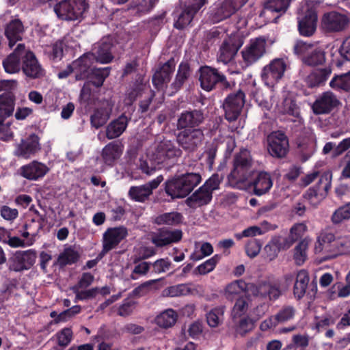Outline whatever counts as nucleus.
I'll use <instances>...</instances> for the list:
<instances>
[{
  "mask_svg": "<svg viewBox=\"0 0 350 350\" xmlns=\"http://www.w3.org/2000/svg\"><path fill=\"white\" fill-rule=\"evenodd\" d=\"M253 159L250 152L243 148L236 154L233 160V169L228 176V184L239 189H246L251 175Z\"/></svg>",
  "mask_w": 350,
  "mask_h": 350,
  "instance_id": "2",
  "label": "nucleus"
},
{
  "mask_svg": "<svg viewBox=\"0 0 350 350\" xmlns=\"http://www.w3.org/2000/svg\"><path fill=\"white\" fill-rule=\"evenodd\" d=\"M253 293L264 299L276 300L281 295V290L278 284L265 282L256 286Z\"/></svg>",
  "mask_w": 350,
  "mask_h": 350,
  "instance_id": "36",
  "label": "nucleus"
},
{
  "mask_svg": "<svg viewBox=\"0 0 350 350\" xmlns=\"http://www.w3.org/2000/svg\"><path fill=\"white\" fill-rule=\"evenodd\" d=\"M204 138V131L202 129H185L176 135L178 144L189 152L196 151L202 144Z\"/></svg>",
  "mask_w": 350,
  "mask_h": 350,
  "instance_id": "8",
  "label": "nucleus"
},
{
  "mask_svg": "<svg viewBox=\"0 0 350 350\" xmlns=\"http://www.w3.org/2000/svg\"><path fill=\"white\" fill-rule=\"evenodd\" d=\"M309 282V276L305 270H300L296 277V281L293 288V293L297 299H301L306 291Z\"/></svg>",
  "mask_w": 350,
  "mask_h": 350,
  "instance_id": "42",
  "label": "nucleus"
},
{
  "mask_svg": "<svg viewBox=\"0 0 350 350\" xmlns=\"http://www.w3.org/2000/svg\"><path fill=\"white\" fill-rule=\"evenodd\" d=\"M72 291L75 294V302L77 300H87L90 299L96 296L98 293V288H92L88 290L80 291L81 288L77 287H72Z\"/></svg>",
  "mask_w": 350,
  "mask_h": 350,
  "instance_id": "59",
  "label": "nucleus"
},
{
  "mask_svg": "<svg viewBox=\"0 0 350 350\" xmlns=\"http://www.w3.org/2000/svg\"><path fill=\"white\" fill-rule=\"evenodd\" d=\"M267 39L263 36L251 39L241 51L243 62L250 66L260 59L267 52Z\"/></svg>",
  "mask_w": 350,
  "mask_h": 350,
  "instance_id": "6",
  "label": "nucleus"
},
{
  "mask_svg": "<svg viewBox=\"0 0 350 350\" xmlns=\"http://www.w3.org/2000/svg\"><path fill=\"white\" fill-rule=\"evenodd\" d=\"M36 258V252L33 250L17 251L9 260V269L16 272L27 270L35 263Z\"/></svg>",
  "mask_w": 350,
  "mask_h": 350,
  "instance_id": "15",
  "label": "nucleus"
},
{
  "mask_svg": "<svg viewBox=\"0 0 350 350\" xmlns=\"http://www.w3.org/2000/svg\"><path fill=\"white\" fill-rule=\"evenodd\" d=\"M298 16V29L301 35L304 36H311L317 29V14L313 6L308 4L302 5Z\"/></svg>",
  "mask_w": 350,
  "mask_h": 350,
  "instance_id": "10",
  "label": "nucleus"
},
{
  "mask_svg": "<svg viewBox=\"0 0 350 350\" xmlns=\"http://www.w3.org/2000/svg\"><path fill=\"white\" fill-rule=\"evenodd\" d=\"M182 150L171 140L163 139L154 148L150 156L151 159L158 164L171 165L174 164L182 155Z\"/></svg>",
  "mask_w": 350,
  "mask_h": 350,
  "instance_id": "4",
  "label": "nucleus"
},
{
  "mask_svg": "<svg viewBox=\"0 0 350 350\" xmlns=\"http://www.w3.org/2000/svg\"><path fill=\"white\" fill-rule=\"evenodd\" d=\"M329 86L337 91H350V71L338 75H334L329 82Z\"/></svg>",
  "mask_w": 350,
  "mask_h": 350,
  "instance_id": "45",
  "label": "nucleus"
},
{
  "mask_svg": "<svg viewBox=\"0 0 350 350\" xmlns=\"http://www.w3.org/2000/svg\"><path fill=\"white\" fill-rule=\"evenodd\" d=\"M163 292L165 295L173 297L187 295L190 293L191 290L188 285L185 284H181L170 286Z\"/></svg>",
  "mask_w": 350,
  "mask_h": 350,
  "instance_id": "58",
  "label": "nucleus"
},
{
  "mask_svg": "<svg viewBox=\"0 0 350 350\" xmlns=\"http://www.w3.org/2000/svg\"><path fill=\"white\" fill-rule=\"evenodd\" d=\"M205 115L201 109L185 110L177 117L176 127L178 131L200 129L204 123Z\"/></svg>",
  "mask_w": 350,
  "mask_h": 350,
  "instance_id": "12",
  "label": "nucleus"
},
{
  "mask_svg": "<svg viewBox=\"0 0 350 350\" xmlns=\"http://www.w3.org/2000/svg\"><path fill=\"white\" fill-rule=\"evenodd\" d=\"M325 61V53L323 50L314 47L310 53L303 57V62L309 66L322 64Z\"/></svg>",
  "mask_w": 350,
  "mask_h": 350,
  "instance_id": "49",
  "label": "nucleus"
},
{
  "mask_svg": "<svg viewBox=\"0 0 350 350\" xmlns=\"http://www.w3.org/2000/svg\"><path fill=\"white\" fill-rule=\"evenodd\" d=\"M206 0H195L191 5L186 7L178 15L174 26L175 28L182 29L188 26L192 21L195 14L205 4Z\"/></svg>",
  "mask_w": 350,
  "mask_h": 350,
  "instance_id": "26",
  "label": "nucleus"
},
{
  "mask_svg": "<svg viewBox=\"0 0 350 350\" xmlns=\"http://www.w3.org/2000/svg\"><path fill=\"white\" fill-rule=\"evenodd\" d=\"M88 53L81 56L72 63L73 72L76 80L85 79L90 72L91 66L94 60Z\"/></svg>",
  "mask_w": 350,
  "mask_h": 350,
  "instance_id": "30",
  "label": "nucleus"
},
{
  "mask_svg": "<svg viewBox=\"0 0 350 350\" xmlns=\"http://www.w3.org/2000/svg\"><path fill=\"white\" fill-rule=\"evenodd\" d=\"M177 317V314L174 310L167 309L156 317L155 323L161 327L168 328L176 323Z\"/></svg>",
  "mask_w": 350,
  "mask_h": 350,
  "instance_id": "46",
  "label": "nucleus"
},
{
  "mask_svg": "<svg viewBox=\"0 0 350 350\" xmlns=\"http://www.w3.org/2000/svg\"><path fill=\"white\" fill-rule=\"evenodd\" d=\"M191 75V70L189 64L186 62H182L178 69L175 81L172 84L173 88L177 91Z\"/></svg>",
  "mask_w": 350,
  "mask_h": 350,
  "instance_id": "48",
  "label": "nucleus"
},
{
  "mask_svg": "<svg viewBox=\"0 0 350 350\" xmlns=\"http://www.w3.org/2000/svg\"><path fill=\"white\" fill-rule=\"evenodd\" d=\"M244 103L245 94L241 90L230 94L223 104L226 119L229 122L235 121L239 116Z\"/></svg>",
  "mask_w": 350,
  "mask_h": 350,
  "instance_id": "13",
  "label": "nucleus"
},
{
  "mask_svg": "<svg viewBox=\"0 0 350 350\" xmlns=\"http://www.w3.org/2000/svg\"><path fill=\"white\" fill-rule=\"evenodd\" d=\"M332 72L330 66L314 70L305 78V82L310 88L322 85L327 80Z\"/></svg>",
  "mask_w": 350,
  "mask_h": 350,
  "instance_id": "37",
  "label": "nucleus"
},
{
  "mask_svg": "<svg viewBox=\"0 0 350 350\" xmlns=\"http://www.w3.org/2000/svg\"><path fill=\"white\" fill-rule=\"evenodd\" d=\"M225 310L226 307L224 306H219L210 310L206 314V319L208 326L212 328L219 326L223 323Z\"/></svg>",
  "mask_w": 350,
  "mask_h": 350,
  "instance_id": "43",
  "label": "nucleus"
},
{
  "mask_svg": "<svg viewBox=\"0 0 350 350\" xmlns=\"http://www.w3.org/2000/svg\"><path fill=\"white\" fill-rule=\"evenodd\" d=\"M112 109L113 105L109 101H103L90 117L92 125L96 129L103 126L110 118Z\"/></svg>",
  "mask_w": 350,
  "mask_h": 350,
  "instance_id": "34",
  "label": "nucleus"
},
{
  "mask_svg": "<svg viewBox=\"0 0 350 350\" xmlns=\"http://www.w3.org/2000/svg\"><path fill=\"white\" fill-rule=\"evenodd\" d=\"M348 219H350V202L337 208L331 217V220L334 224H340Z\"/></svg>",
  "mask_w": 350,
  "mask_h": 350,
  "instance_id": "55",
  "label": "nucleus"
},
{
  "mask_svg": "<svg viewBox=\"0 0 350 350\" xmlns=\"http://www.w3.org/2000/svg\"><path fill=\"white\" fill-rule=\"evenodd\" d=\"M281 111L283 113L291 115L297 118V120H294L295 122H297L299 124L301 123L302 120L299 116V107L291 98H287L284 100Z\"/></svg>",
  "mask_w": 350,
  "mask_h": 350,
  "instance_id": "52",
  "label": "nucleus"
},
{
  "mask_svg": "<svg viewBox=\"0 0 350 350\" xmlns=\"http://www.w3.org/2000/svg\"><path fill=\"white\" fill-rule=\"evenodd\" d=\"M49 171V168L43 163L33 161L19 168V174L29 180H38L43 178Z\"/></svg>",
  "mask_w": 350,
  "mask_h": 350,
  "instance_id": "24",
  "label": "nucleus"
},
{
  "mask_svg": "<svg viewBox=\"0 0 350 350\" xmlns=\"http://www.w3.org/2000/svg\"><path fill=\"white\" fill-rule=\"evenodd\" d=\"M112 46L111 40L108 38H105L96 43L93 46L92 52L88 53L92 55V57L95 61L101 64H108L113 57L111 54Z\"/></svg>",
  "mask_w": 350,
  "mask_h": 350,
  "instance_id": "25",
  "label": "nucleus"
},
{
  "mask_svg": "<svg viewBox=\"0 0 350 350\" xmlns=\"http://www.w3.org/2000/svg\"><path fill=\"white\" fill-rule=\"evenodd\" d=\"M338 103L336 96L330 91L325 92L317 98L312 105L315 114L329 113Z\"/></svg>",
  "mask_w": 350,
  "mask_h": 350,
  "instance_id": "28",
  "label": "nucleus"
},
{
  "mask_svg": "<svg viewBox=\"0 0 350 350\" xmlns=\"http://www.w3.org/2000/svg\"><path fill=\"white\" fill-rule=\"evenodd\" d=\"M79 257V254L73 247H66L59 254L57 262L61 266L75 262Z\"/></svg>",
  "mask_w": 350,
  "mask_h": 350,
  "instance_id": "51",
  "label": "nucleus"
},
{
  "mask_svg": "<svg viewBox=\"0 0 350 350\" xmlns=\"http://www.w3.org/2000/svg\"><path fill=\"white\" fill-rule=\"evenodd\" d=\"M44 217L31 218L23 227V230H20L21 234L24 238H30L27 240V245H32L36 237L38 236L40 230L43 228Z\"/></svg>",
  "mask_w": 350,
  "mask_h": 350,
  "instance_id": "33",
  "label": "nucleus"
},
{
  "mask_svg": "<svg viewBox=\"0 0 350 350\" xmlns=\"http://www.w3.org/2000/svg\"><path fill=\"white\" fill-rule=\"evenodd\" d=\"M200 82L201 88L207 91H211L219 83V75L217 69L208 66H204L200 70Z\"/></svg>",
  "mask_w": 350,
  "mask_h": 350,
  "instance_id": "31",
  "label": "nucleus"
},
{
  "mask_svg": "<svg viewBox=\"0 0 350 350\" xmlns=\"http://www.w3.org/2000/svg\"><path fill=\"white\" fill-rule=\"evenodd\" d=\"M296 308L292 305L283 306L275 314L279 324L293 320L296 314Z\"/></svg>",
  "mask_w": 350,
  "mask_h": 350,
  "instance_id": "50",
  "label": "nucleus"
},
{
  "mask_svg": "<svg viewBox=\"0 0 350 350\" xmlns=\"http://www.w3.org/2000/svg\"><path fill=\"white\" fill-rule=\"evenodd\" d=\"M109 75V68H92L89 73V76L85 79L88 83H91L94 86L98 88L103 85L105 79Z\"/></svg>",
  "mask_w": 350,
  "mask_h": 350,
  "instance_id": "47",
  "label": "nucleus"
},
{
  "mask_svg": "<svg viewBox=\"0 0 350 350\" xmlns=\"http://www.w3.org/2000/svg\"><path fill=\"white\" fill-rule=\"evenodd\" d=\"M219 257L217 255H215L212 258L208 259L204 262L198 266L197 270L200 275H205L212 271L217 263L218 262Z\"/></svg>",
  "mask_w": 350,
  "mask_h": 350,
  "instance_id": "60",
  "label": "nucleus"
},
{
  "mask_svg": "<svg viewBox=\"0 0 350 350\" xmlns=\"http://www.w3.org/2000/svg\"><path fill=\"white\" fill-rule=\"evenodd\" d=\"M291 0H267L260 16L267 21L277 23L278 19L287 10Z\"/></svg>",
  "mask_w": 350,
  "mask_h": 350,
  "instance_id": "16",
  "label": "nucleus"
},
{
  "mask_svg": "<svg viewBox=\"0 0 350 350\" xmlns=\"http://www.w3.org/2000/svg\"><path fill=\"white\" fill-rule=\"evenodd\" d=\"M268 151L273 157L282 158L288 150V141L282 132H273L268 136Z\"/></svg>",
  "mask_w": 350,
  "mask_h": 350,
  "instance_id": "20",
  "label": "nucleus"
},
{
  "mask_svg": "<svg viewBox=\"0 0 350 350\" xmlns=\"http://www.w3.org/2000/svg\"><path fill=\"white\" fill-rule=\"evenodd\" d=\"M243 40L237 35L226 38L220 46L217 61L226 64L234 59L239 49L243 45Z\"/></svg>",
  "mask_w": 350,
  "mask_h": 350,
  "instance_id": "14",
  "label": "nucleus"
},
{
  "mask_svg": "<svg viewBox=\"0 0 350 350\" xmlns=\"http://www.w3.org/2000/svg\"><path fill=\"white\" fill-rule=\"evenodd\" d=\"M123 145L118 142H113L106 145L102 151V157L107 165H112L123 152Z\"/></svg>",
  "mask_w": 350,
  "mask_h": 350,
  "instance_id": "38",
  "label": "nucleus"
},
{
  "mask_svg": "<svg viewBox=\"0 0 350 350\" xmlns=\"http://www.w3.org/2000/svg\"><path fill=\"white\" fill-rule=\"evenodd\" d=\"M174 68L175 62L174 59H170L154 73L152 77V83L157 88H162L164 84L170 81Z\"/></svg>",
  "mask_w": 350,
  "mask_h": 350,
  "instance_id": "35",
  "label": "nucleus"
},
{
  "mask_svg": "<svg viewBox=\"0 0 350 350\" xmlns=\"http://www.w3.org/2000/svg\"><path fill=\"white\" fill-rule=\"evenodd\" d=\"M349 24V19L345 14L337 12L324 14L321 20V27L327 32L343 31Z\"/></svg>",
  "mask_w": 350,
  "mask_h": 350,
  "instance_id": "19",
  "label": "nucleus"
},
{
  "mask_svg": "<svg viewBox=\"0 0 350 350\" xmlns=\"http://www.w3.org/2000/svg\"><path fill=\"white\" fill-rule=\"evenodd\" d=\"M24 33V26L23 23L18 18L10 21L5 28V36L8 40L10 48L18 42L22 40Z\"/></svg>",
  "mask_w": 350,
  "mask_h": 350,
  "instance_id": "32",
  "label": "nucleus"
},
{
  "mask_svg": "<svg viewBox=\"0 0 350 350\" xmlns=\"http://www.w3.org/2000/svg\"><path fill=\"white\" fill-rule=\"evenodd\" d=\"M286 68V59L275 58L264 66L261 72V78L266 85L273 87L283 77Z\"/></svg>",
  "mask_w": 350,
  "mask_h": 350,
  "instance_id": "7",
  "label": "nucleus"
},
{
  "mask_svg": "<svg viewBox=\"0 0 350 350\" xmlns=\"http://www.w3.org/2000/svg\"><path fill=\"white\" fill-rule=\"evenodd\" d=\"M25 58L22 63L23 72L30 79H38L45 74L44 69L37 59L35 54L27 49Z\"/></svg>",
  "mask_w": 350,
  "mask_h": 350,
  "instance_id": "23",
  "label": "nucleus"
},
{
  "mask_svg": "<svg viewBox=\"0 0 350 350\" xmlns=\"http://www.w3.org/2000/svg\"><path fill=\"white\" fill-rule=\"evenodd\" d=\"M308 247V241L305 239L301 241L294 249L293 258L295 263L301 265L306 261L307 258V249Z\"/></svg>",
  "mask_w": 350,
  "mask_h": 350,
  "instance_id": "54",
  "label": "nucleus"
},
{
  "mask_svg": "<svg viewBox=\"0 0 350 350\" xmlns=\"http://www.w3.org/2000/svg\"><path fill=\"white\" fill-rule=\"evenodd\" d=\"M148 91V86L142 83H136L133 87L126 92V102L127 104H131L137 96L143 92Z\"/></svg>",
  "mask_w": 350,
  "mask_h": 350,
  "instance_id": "57",
  "label": "nucleus"
},
{
  "mask_svg": "<svg viewBox=\"0 0 350 350\" xmlns=\"http://www.w3.org/2000/svg\"><path fill=\"white\" fill-rule=\"evenodd\" d=\"M159 0H133V9L139 15L150 12L155 6Z\"/></svg>",
  "mask_w": 350,
  "mask_h": 350,
  "instance_id": "53",
  "label": "nucleus"
},
{
  "mask_svg": "<svg viewBox=\"0 0 350 350\" xmlns=\"http://www.w3.org/2000/svg\"><path fill=\"white\" fill-rule=\"evenodd\" d=\"M128 236V230L123 226L109 228L103 234V250L106 254L116 248Z\"/></svg>",
  "mask_w": 350,
  "mask_h": 350,
  "instance_id": "17",
  "label": "nucleus"
},
{
  "mask_svg": "<svg viewBox=\"0 0 350 350\" xmlns=\"http://www.w3.org/2000/svg\"><path fill=\"white\" fill-rule=\"evenodd\" d=\"M16 98L11 92H5L0 95V116L8 118L12 116L15 108Z\"/></svg>",
  "mask_w": 350,
  "mask_h": 350,
  "instance_id": "41",
  "label": "nucleus"
},
{
  "mask_svg": "<svg viewBox=\"0 0 350 350\" xmlns=\"http://www.w3.org/2000/svg\"><path fill=\"white\" fill-rule=\"evenodd\" d=\"M50 58L53 61H59L63 57L64 43L62 41H57L51 47L49 52Z\"/></svg>",
  "mask_w": 350,
  "mask_h": 350,
  "instance_id": "64",
  "label": "nucleus"
},
{
  "mask_svg": "<svg viewBox=\"0 0 350 350\" xmlns=\"http://www.w3.org/2000/svg\"><path fill=\"white\" fill-rule=\"evenodd\" d=\"M129 123L128 118L121 115L113 120L107 126L106 136L109 139H115L120 136L126 130Z\"/></svg>",
  "mask_w": 350,
  "mask_h": 350,
  "instance_id": "39",
  "label": "nucleus"
},
{
  "mask_svg": "<svg viewBox=\"0 0 350 350\" xmlns=\"http://www.w3.org/2000/svg\"><path fill=\"white\" fill-rule=\"evenodd\" d=\"M316 254L322 255L324 260L350 253V235L337 238L330 232H323L317 238L314 246Z\"/></svg>",
  "mask_w": 350,
  "mask_h": 350,
  "instance_id": "1",
  "label": "nucleus"
},
{
  "mask_svg": "<svg viewBox=\"0 0 350 350\" xmlns=\"http://www.w3.org/2000/svg\"><path fill=\"white\" fill-rule=\"evenodd\" d=\"M273 181L269 173L266 172H259L254 179L248 181V185L252 187L253 193L257 196H261L266 194L273 187Z\"/></svg>",
  "mask_w": 350,
  "mask_h": 350,
  "instance_id": "27",
  "label": "nucleus"
},
{
  "mask_svg": "<svg viewBox=\"0 0 350 350\" xmlns=\"http://www.w3.org/2000/svg\"><path fill=\"white\" fill-rule=\"evenodd\" d=\"M59 346L66 347L72 339V331L70 327H65L56 334Z\"/></svg>",
  "mask_w": 350,
  "mask_h": 350,
  "instance_id": "63",
  "label": "nucleus"
},
{
  "mask_svg": "<svg viewBox=\"0 0 350 350\" xmlns=\"http://www.w3.org/2000/svg\"><path fill=\"white\" fill-rule=\"evenodd\" d=\"M183 215L178 212H170L155 217L153 222L157 225L176 226L182 222Z\"/></svg>",
  "mask_w": 350,
  "mask_h": 350,
  "instance_id": "44",
  "label": "nucleus"
},
{
  "mask_svg": "<svg viewBox=\"0 0 350 350\" xmlns=\"http://www.w3.org/2000/svg\"><path fill=\"white\" fill-rule=\"evenodd\" d=\"M163 180V176H158L154 179L139 186H132L128 192L129 198L139 202H144L148 200L152 194V191L157 189Z\"/></svg>",
  "mask_w": 350,
  "mask_h": 350,
  "instance_id": "18",
  "label": "nucleus"
},
{
  "mask_svg": "<svg viewBox=\"0 0 350 350\" xmlns=\"http://www.w3.org/2000/svg\"><path fill=\"white\" fill-rule=\"evenodd\" d=\"M183 232L180 230H162L151 235V242L157 247H163L172 243L179 241L182 239Z\"/></svg>",
  "mask_w": 350,
  "mask_h": 350,
  "instance_id": "29",
  "label": "nucleus"
},
{
  "mask_svg": "<svg viewBox=\"0 0 350 350\" xmlns=\"http://www.w3.org/2000/svg\"><path fill=\"white\" fill-rule=\"evenodd\" d=\"M81 311V306L79 305L74 306L58 314L57 319H55V323L66 322L72 318Z\"/></svg>",
  "mask_w": 350,
  "mask_h": 350,
  "instance_id": "62",
  "label": "nucleus"
},
{
  "mask_svg": "<svg viewBox=\"0 0 350 350\" xmlns=\"http://www.w3.org/2000/svg\"><path fill=\"white\" fill-rule=\"evenodd\" d=\"M246 288L245 283L242 280H237L229 284L226 288V296L232 299L234 296L241 294Z\"/></svg>",
  "mask_w": 350,
  "mask_h": 350,
  "instance_id": "56",
  "label": "nucleus"
},
{
  "mask_svg": "<svg viewBox=\"0 0 350 350\" xmlns=\"http://www.w3.org/2000/svg\"><path fill=\"white\" fill-rule=\"evenodd\" d=\"M40 148L39 137L32 134L16 145L14 154L18 157L28 159L36 154Z\"/></svg>",
  "mask_w": 350,
  "mask_h": 350,
  "instance_id": "22",
  "label": "nucleus"
},
{
  "mask_svg": "<svg viewBox=\"0 0 350 350\" xmlns=\"http://www.w3.org/2000/svg\"><path fill=\"white\" fill-rule=\"evenodd\" d=\"M200 251V253L196 250L191 254L190 258L195 261L200 260L205 256L211 255L213 252V248L211 243L205 242L201 245Z\"/></svg>",
  "mask_w": 350,
  "mask_h": 350,
  "instance_id": "61",
  "label": "nucleus"
},
{
  "mask_svg": "<svg viewBox=\"0 0 350 350\" xmlns=\"http://www.w3.org/2000/svg\"><path fill=\"white\" fill-rule=\"evenodd\" d=\"M248 0H224L217 3L211 13L213 23H219L229 18L243 7Z\"/></svg>",
  "mask_w": 350,
  "mask_h": 350,
  "instance_id": "11",
  "label": "nucleus"
},
{
  "mask_svg": "<svg viewBox=\"0 0 350 350\" xmlns=\"http://www.w3.org/2000/svg\"><path fill=\"white\" fill-rule=\"evenodd\" d=\"M26 51L27 49L23 44H18L14 51L3 61V66L6 72L14 74L22 69Z\"/></svg>",
  "mask_w": 350,
  "mask_h": 350,
  "instance_id": "21",
  "label": "nucleus"
},
{
  "mask_svg": "<svg viewBox=\"0 0 350 350\" xmlns=\"http://www.w3.org/2000/svg\"><path fill=\"white\" fill-rule=\"evenodd\" d=\"M201 180L202 177L197 172L176 176L165 183V191L172 199L183 198L187 196Z\"/></svg>",
  "mask_w": 350,
  "mask_h": 350,
  "instance_id": "3",
  "label": "nucleus"
},
{
  "mask_svg": "<svg viewBox=\"0 0 350 350\" xmlns=\"http://www.w3.org/2000/svg\"><path fill=\"white\" fill-rule=\"evenodd\" d=\"M332 174L329 171H326L319 176L317 183L310 188L304 195V197L310 202L311 204H317L324 199L332 186Z\"/></svg>",
  "mask_w": 350,
  "mask_h": 350,
  "instance_id": "9",
  "label": "nucleus"
},
{
  "mask_svg": "<svg viewBox=\"0 0 350 350\" xmlns=\"http://www.w3.org/2000/svg\"><path fill=\"white\" fill-rule=\"evenodd\" d=\"M88 8L85 0H64L54 7V11L62 20L75 21L81 18Z\"/></svg>",
  "mask_w": 350,
  "mask_h": 350,
  "instance_id": "5",
  "label": "nucleus"
},
{
  "mask_svg": "<svg viewBox=\"0 0 350 350\" xmlns=\"http://www.w3.org/2000/svg\"><path fill=\"white\" fill-rule=\"evenodd\" d=\"M211 200L210 191L201 186L186 200V204L191 208H196L208 204Z\"/></svg>",
  "mask_w": 350,
  "mask_h": 350,
  "instance_id": "40",
  "label": "nucleus"
}]
</instances>
